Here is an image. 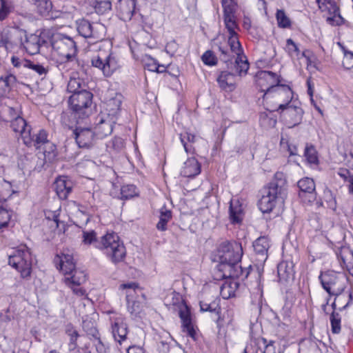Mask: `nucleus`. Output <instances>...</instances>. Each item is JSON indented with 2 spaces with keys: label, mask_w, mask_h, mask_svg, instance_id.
Segmentation results:
<instances>
[{
  "label": "nucleus",
  "mask_w": 353,
  "mask_h": 353,
  "mask_svg": "<svg viewBox=\"0 0 353 353\" xmlns=\"http://www.w3.org/2000/svg\"><path fill=\"white\" fill-rule=\"evenodd\" d=\"M304 154L307 161L310 163L316 164L318 163L316 151L312 145L306 146Z\"/></svg>",
  "instance_id": "51"
},
{
  "label": "nucleus",
  "mask_w": 353,
  "mask_h": 353,
  "mask_svg": "<svg viewBox=\"0 0 353 353\" xmlns=\"http://www.w3.org/2000/svg\"><path fill=\"white\" fill-rule=\"evenodd\" d=\"M161 67L164 68V65H159L157 63V61L154 59L152 58L149 59L148 62H147L145 65V68H147L148 70L152 72H157L158 73L164 72V69L160 70Z\"/></svg>",
  "instance_id": "57"
},
{
  "label": "nucleus",
  "mask_w": 353,
  "mask_h": 353,
  "mask_svg": "<svg viewBox=\"0 0 353 353\" xmlns=\"http://www.w3.org/2000/svg\"><path fill=\"white\" fill-rule=\"evenodd\" d=\"M24 63H26L27 68L32 70L39 75H46L48 72V69L47 68H45L43 65L40 64L39 63H34L30 60H28V62Z\"/></svg>",
  "instance_id": "50"
},
{
  "label": "nucleus",
  "mask_w": 353,
  "mask_h": 353,
  "mask_svg": "<svg viewBox=\"0 0 353 353\" xmlns=\"http://www.w3.org/2000/svg\"><path fill=\"white\" fill-rule=\"evenodd\" d=\"M275 110L281 111V112L285 111V114H288L289 117H292L291 123L292 124L293 126L299 124L302 120V117L303 114L302 108L293 104H291V103L289 104H279L278 108L275 109ZM272 111H274V110H272Z\"/></svg>",
  "instance_id": "23"
},
{
  "label": "nucleus",
  "mask_w": 353,
  "mask_h": 353,
  "mask_svg": "<svg viewBox=\"0 0 353 353\" xmlns=\"http://www.w3.org/2000/svg\"><path fill=\"white\" fill-rule=\"evenodd\" d=\"M8 263L21 274L23 279L30 276L32 272V256L28 248L21 246L9 255Z\"/></svg>",
  "instance_id": "6"
},
{
  "label": "nucleus",
  "mask_w": 353,
  "mask_h": 353,
  "mask_svg": "<svg viewBox=\"0 0 353 353\" xmlns=\"http://www.w3.org/2000/svg\"><path fill=\"white\" fill-rule=\"evenodd\" d=\"M336 255L341 267L346 268L353 276V252L345 248L336 252Z\"/></svg>",
  "instance_id": "28"
},
{
  "label": "nucleus",
  "mask_w": 353,
  "mask_h": 353,
  "mask_svg": "<svg viewBox=\"0 0 353 353\" xmlns=\"http://www.w3.org/2000/svg\"><path fill=\"white\" fill-rule=\"evenodd\" d=\"M288 196V185L283 172H276L271 181L262 190V196L258 205L263 213L283 210Z\"/></svg>",
  "instance_id": "1"
},
{
  "label": "nucleus",
  "mask_w": 353,
  "mask_h": 353,
  "mask_svg": "<svg viewBox=\"0 0 353 353\" xmlns=\"http://www.w3.org/2000/svg\"><path fill=\"white\" fill-rule=\"evenodd\" d=\"M204 64L208 65H214L217 63V59L214 52L211 50H207L201 57Z\"/></svg>",
  "instance_id": "54"
},
{
  "label": "nucleus",
  "mask_w": 353,
  "mask_h": 353,
  "mask_svg": "<svg viewBox=\"0 0 353 353\" xmlns=\"http://www.w3.org/2000/svg\"><path fill=\"white\" fill-rule=\"evenodd\" d=\"M242 255L243 249L240 243L225 241L221 243L218 249L219 264L217 268L219 271L222 270L225 265L240 262Z\"/></svg>",
  "instance_id": "7"
},
{
  "label": "nucleus",
  "mask_w": 353,
  "mask_h": 353,
  "mask_svg": "<svg viewBox=\"0 0 353 353\" xmlns=\"http://www.w3.org/2000/svg\"><path fill=\"white\" fill-rule=\"evenodd\" d=\"M82 242L85 245L93 244L94 246L103 251L104 254L117 264L123 261L126 255L125 248L119 236L114 232L107 233L99 241L94 230H83Z\"/></svg>",
  "instance_id": "2"
},
{
  "label": "nucleus",
  "mask_w": 353,
  "mask_h": 353,
  "mask_svg": "<svg viewBox=\"0 0 353 353\" xmlns=\"http://www.w3.org/2000/svg\"><path fill=\"white\" fill-rule=\"evenodd\" d=\"M239 263L235 262L230 265H225L223 269L219 270L222 272L221 276L223 278L241 279L243 281L248 276L249 271L248 269L243 270Z\"/></svg>",
  "instance_id": "19"
},
{
  "label": "nucleus",
  "mask_w": 353,
  "mask_h": 353,
  "mask_svg": "<svg viewBox=\"0 0 353 353\" xmlns=\"http://www.w3.org/2000/svg\"><path fill=\"white\" fill-rule=\"evenodd\" d=\"M11 212L6 208H0V226L8 227L11 219Z\"/></svg>",
  "instance_id": "53"
},
{
  "label": "nucleus",
  "mask_w": 353,
  "mask_h": 353,
  "mask_svg": "<svg viewBox=\"0 0 353 353\" xmlns=\"http://www.w3.org/2000/svg\"><path fill=\"white\" fill-rule=\"evenodd\" d=\"M98 341L96 343V350L99 353H107L106 348L99 338L97 337Z\"/></svg>",
  "instance_id": "63"
},
{
  "label": "nucleus",
  "mask_w": 353,
  "mask_h": 353,
  "mask_svg": "<svg viewBox=\"0 0 353 353\" xmlns=\"http://www.w3.org/2000/svg\"><path fill=\"white\" fill-rule=\"evenodd\" d=\"M0 43L6 50L23 46L27 50H30L31 44L27 39L26 32L19 28L4 30L0 36Z\"/></svg>",
  "instance_id": "8"
},
{
  "label": "nucleus",
  "mask_w": 353,
  "mask_h": 353,
  "mask_svg": "<svg viewBox=\"0 0 353 353\" xmlns=\"http://www.w3.org/2000/svg\"><path fill=\"white\" fill-rule=\"evenodd\" d=\"M253 248L256 255L259 256V261H265L268 258V250L269 241L265 236L258 238L253 243Z\"/></svg>",
  "instance_id": "30"
},
{
  "label": "nucleus",
  "mask_w": 353,
  "mask_h": 353,
  "mask_svg": "<svg viewBox=\"0 0 353 353\" xmlns=\"http://www.w3.org/2000/svg\"><path fill=\"white\" fill-rule=\"evenodd\" d=\"M278 26L282 28H288L291 26V21L283 10H278L276 14Z\"/></svg>",
  "instance_id": "45"
},
{
  "label": "nucleus",
  "mask_w": 353,
  "mask_h": 353,
  "mask_svg": "<svg viewBox=\"0 0 353 353\" xmlns=\"http://www.w3.org/2000/svg\"><path fill=\"white\" fill-rule=\"evenodd\" d=\"M95 12L99 14H103L111 10L112 3L109 0H96L94 3Z\"/></svg>",
  "instance_id": "43"
},
{
  "label": "nucleus",
  "mask_w": 353,
  "mask_h": 353,
  "mask_svg": "<svg viewBox=\"0 0 353 353\" xmlns=\"http://www.w3.org/2000/svg\"><path fill=\"white\" fill-rule=\"evenodd\" d=\"M17 78L13 74H8L0 78V88L4 92H8L16 83Z\"/></svg>",
  "instance_id": "42"
},
{
  "label": "nucleus",
  "mask_w": 353,
  "mask_h": 353,
  "mask_svg": "<svg viewBox=\"0 0 353 353\" xmlns=\"http://www.w3.org/2000/svg\"><path fill=\"white\" fill-rule=\"evenodd\" d=\"M50 43L55 52L68 61L72 60L77 51L74 41L71 37L59 33L52 35Z\"/></svg>",
  "instance_id": "9"
},
{
  "label": "nucleus",
  "mask_w": 353,
  "mask_h": 353,
  "mask_svg": "<svg viewBox=\"0 0 353 353\" xmlns=\"http://www.w3.org/2000/svg\"><path fill=\"white\" fill-rule=\"evenodd\" d=\"M223 18L225 28L229 34H237L235 29L237 28L238 26L235 21L234 14L223 15Z\"/></svg>",
  "instance_id": "46"
},
{
  "label": "nucleus",
  "mask_w": 353,
  "mask_h": 353,
  "mask_svg": "<svg viewBox=\"0 0 353 353\" xmlns=\"http://www.w3.org/2000/svg\"><path fill=\"white\" fill-rule=\"evenodd\" d=\"M180 140L184 147L185 151L187 153L194 152V149L192 144L196 141L195 135L188 132H185L184 133L180 134Z\"/></svg>",
  "instance_id": "39"
},
{
  "label": "nucleus",
  "mask_w": 353,
  "mask_h": 353,
  "mask_svg": "<svg viewBox=\"0 0 353 353\" xmlns=\"http://www.w3.org/2000/svg\"><path fill=\"white\" fill-rule=\"evenodd\" d=\"M64 332L69 337V341H77L78 338L80 336L76 327L70 323L65 325Z\"/></svg>",
  "instance_id": "49"
},
{
  "label": "nucleus",
  "mask_w": 353,
  "mask_h": 353,
  "mask_svg": "<svg viewBox=\"0 0 353 353\" xmlns=\"http://www.w3.org/2000/svg\"><path fill=\"white\" fill-rule=\"evenodd\" d=\"M261 341L262 342L263 345L265 346L264 350L263 353H275L276 352V347L274 346V341H268L265 338H261Z\"/></svg>",
  "instance_id": "58"
},
{
  "label": "nucleus",
  "mask_w": 353,
  "mask_h": 353,
  "mask_svg": "<svg viewBox=\"0 0 353 353\" xmlns=\"http://www.w3.org/2000/svg\"><path fill=\"white\" fill-rule=\"evenodd\" d=\"M112 333L116 341L120 345L127 339L128 325L121 317L114 319L111 324Z\"/></svg>",
  "instance_id": "22"
},
{
  "label": "nucleus",
  "mask_w": 353,
  "mask_h": 353,
  "mask_svg": "<svg viewBox=\"0 0 353 353\" xmlns=\"http://www.w3.org/2000/svg\"><path fill=\"white\" fill-rule=\"evenodd\" d=\"M324 198L327 208L332 210H335L336 209V201L332 192L330 190L325 192Z\"/></svg>",
  "instance_id": "56"
},
{
  "label": "nucleus",
  "mask_w": 353,
  "mask_h": 353,
  "mask_svg": "<svg viewBox=\"0 0 353 353\" xmlns=\"http://www.w3.org/2000/svg\"><path fill=\"white\" fill-rule=\"evenodd\" d=\"M344 54L343 59V65L347 70L353 68V52L348 51L344 47H342Z\"/></svg>",
  "instance_id": "52"
},
{
  "label": "nucleus",
  "mask_w": 353,
  "mask_h": 353,
  "mask_svg": "<svg viewBox=\"0 0 353 353\" xmlns=\"http://www.w3.org/2000/svg\"><path fill=\"white\" fill-rule=\"evenodd\" d=\"M59 261L61 270L65 274L64 283L72 290L74 294L84 296L85 290L79 287L86 281L84 272L76 268L73 256L70 254H63L59 257Z\"/></svg>",
  "instance_id": "3"
},
{
  "label": "nucleus",
  "mask_w": 353,
  "mask_h": 353,
  "mask_svg": "<svg viewBox=\"0 0 353 353\" xmlns=\"http://www.w3.org/2000/svg\"><path fill=\"white\" fill-rule=\"evenodd\" d=\"M83 328L88 334L95 338L98 337V331L90 322L83 321Z\"/></svg>",
  "instance_id": "59"
},
{
  "label": "nucleus",
  "mask_w": 353,
  "mask_h": 353,
  "mask_svg": "<svg viewBox=\"0 0 353 353\" xmlns=\"http://www.w3.org/2000/svg\"><path fill=\"white\" fill-rule=\"evenodd\" d=\"M120 199H129L135 196H137L138 194L137 192L136 186L134 185H123L121 188L120 193Z\"/></svg>",
  "instance_id": "44"
},
{
  "label": "nucleus",
  "mask_w": 353,
  "mask_h": 353,
  "mask_svg": "<svg viewBox=\"0 0 353 353\" xmlns=\"http://www.w3.org/2000/svg\"><path fill=\"white\" fill-rule=\"evenodd\" d=\"M43 155L46 161L52 162L57 156V146L55 144L48 141L43 145Z\"/></svg>",
  "instance_id": "40"
},
{
  "label": "nucleus",
  "mask_w": 353,
  "mask_h": 353,
  "mask_svg": "<svg viewBox=\"0 0 353 353\" xmlns=\"http://www.w3.org/2000/svg\"><path fill=\"white\" fill-rule=\"evenodd\" d=\"M172 218V212L163 208L160 212L159 221L157 224V228L160 231H165L167 230V223Z\"/></svg>",
  "instance_id": "41"
},
{
  "label": "nucleus",
  "mask_w": 353,
  "mask_h": 353,
  "mask_svg": "<svg viewBox=\"0 0 353 353\" xmlns=\"http://www.w3.org/2000/svg\"><path fill=\"white\" fill-rule=\"evenodd\" d=\"M76 142L79 148H89L97 140L93 129L90 127L77 125L73 131Z\"/></svg>",
  "instance_id": "14"
},
{
  "label": "nucleus",
  "mask_w": 353,
  "mask_h": 353,
  "mask_svg": "<svg viewBox=\"0 0 353 353\" xmlns=\"http://www.w3.org/2000/svg\"><path fill=\"white\" fill-rule=\"evenodd\" d=\"M328 10L330 14V17H327V22L332 26H341L344 23L345 19L341 17L339 8L333 1H327Z\"/></svg>",
  "instance_id": "31"
},
{
  "label": "nucleus",
  "mask_w": 353,
  "mask_h": 353,
  "mask_svg": "<svg viewBox=\"0 0 353 353\" xmlns=\"http://www.w3.org/2000/svg\"><path fill=\"white\" fill-rule=\"evenodd\" d=\"M24 134L23 142L28 147H34L39 149L49 141L48 133L44 130H40L37 133L32 134L31 129H29V132Z\"/></svg>",
  "instance_id": "17"
},
{
  "label": "nucleus",
  "mask_w": 353,
  "mask_h": 353,
  "mask_svg": "<svg viewBox=\"0 0 353 353\" xmlns=\"http://www.w3.org/2000/svg\"><path fill=\"white\" fill-rule=\"evenodd\" d=\"M343 290L344 288L339 287L336 289V292H335V294H332V296L334 295L336 296L335 301H337V303L339 305V311H342L343 310L346 309L352 301V296L351 293H343Z\"/></svg>",
  "instance_id": "32"
},
{
  "label": "nucleus",
  "mask_w": 353,
  "mask_h": 353,
  "mask_svg": "<svg viewBox=\"0 0 353 353\" xmlns=\"http://www.w3.org/2000/svg\"><path fill=\"white\" fill-rule=\"evenodd\" d=\"M332 332L339 334L341 332V316L338 312L333 311L330 315Z\"/></svg>",
  "instance_id": "48"
},
{
  "label": "nucleus",
  "mask_w": 353,
  "mask_h": 353,
  "mask_svg": "<svg viewBox=\"0 0 353 353\" xmlns=\"http://www.w3.org/2000/svg\"><path fill=\"white\" fill-rule=\"evenodd\" d=\"M14 10V0H0V21L6 19Z\"/></svg>",
  "instance_id": "38"
},
{
  "label": "nucleus",
  "mask_w": 353,
  "mask_h": 353,
  "mask_svg": "<svg viewBox=\"0 0 353 353\" xmlns=\"http://www.w3.org/2000/svg\"><path fill=\"white\" fill-rule=\"evenodd\" d=\"M91 64L101 70L106 77L110 76L117 68V62L110 50L107 52L101 51L94 56L91 59Z\"/></svg>",
  "instance_id": "10"
},
{
  "label": "nucleus",
  "mask_w": 353,
  "mask_h": 353,
  "mask_svg": "<svg viewBox=\"0 0 353 353\" xmlns=\"http://www.w3.org/2000/svg\"><path fill=\"white\" fill-rule=\"evenodd\" d=\"M34 39L36 40V43L32 46V52H31L32 54L38 52L41 46L47 44V41L41 37H34Z\"/></svg>",
  "instance_id": "61"
},
{
  "label": "nucleus",
  "mask_w": 353,
  "mask_h": 353,
  "mask_svg": "<svg viewBox=\"0 0 353 353\" xmlns=\"http://www.w3.org/2000/svg\"><path fill=\"white\" fill-rule=\"evenodd\" d=\"M230 218L232 223H239L242 221L243 209L238 200L230 201Z\"/></svg>",
  "instance_id": "35"
},
{
  "label": "nucleus",
  "mask_w": 353,
  "mask_h": 353,
  "mask_svg": "<svg viewBox=\"0 0 353 353\" xmlns=\"http://www.w3.org/2000/svg\"><path fill=\"white\" fill-rule=\"evenodd\" d=\"M37 9L38 12L43 17H51L50 12L52 9V3L50 0H30Z\"/></svg>",
  "instance_id": "37"
},
{
  "label": "nucleus",
  "mask_w": 353,
  "mask_h": 353,
  "mask_svg": "<svg viewBox=\"0 0 353 353\" xmlns=\"http://www.w3.org/2000/svg\"><path fill=\"white\" fill-rule=\"evenodd\" d=\"M115 123L114 119H101L97 125L93 129L97 139H101L110 135L113 130V124Z\"/></svg>",
  "instance_id": "25"
},
{
  "label": "nucleus",
  "mask_w": 353,
  "mask_h": 353,
  "mask_svg": "<svg viewBox=\"0 0 353 353\" xmlns=\"http://www.w3.org/2000/svg\"><path fill=\"white\" fill-rule=\"evenodd\" d=\"M227 68L229 71L221 72L217 78V82L223 90L232 91L235 88V75L241 76L246 73H239L234 67Z\"/></svg>",
  "instance_id": "16"
},
{
  "label": "nucleus",
  "mask_w": 353,
  "mask_h": 353,
  "mask_svg": "<svg viewBox=\"0 0 353 353\" xmlns=\"http://www.w3.org/2000/svg\"><path fill=\"white\" fill-rule=\"evenodd\" d=\"M79 87V81L74 79H71L68 84V90L72 92L69 99V104L72 110L74 117H87L90 112L92 94L85 90H77Z\"/></svg>",
  "instance_id": "4"
},
{
  "label": "nucleus",
  "mask_w": 353,
  "mask_h": 353,
  "mask_svg": "<svg viewBox=\"0 0 353 353\" xmlns=\"http://www.w3.org/2000/svg\"><path fill=\"white\" fill-rule=\"evenodd\" d=\"M127 353H145L142 347L139 346H130L127 349Z\"/></svg>",
  "instance_id": "64"
},
{
  "label": "nucleus",
  "mask_w": 353,
  "mask_h": 353,
  "mask_svg": "<svg viewBox=\"0 0 353 353\" xmlns=\"http://www.w3.org/2000/svg\"><path fill=\"white\" fill-rule=\"evenodd\" d=\"M10 127L15 132L20 133L23 139L24 133L29 132V129H31V127L27 124L26 120L20 116H17L11 121Z\"/></svg>",
  "instance_id": "36"
},
{
  "label": "nucleus",
  "mask_w": 353,
  "mask_h": 353,
  "mask_svg": "<svg viewBox=\"0 0 353 353\" xmlns=\"http://www.w3.org/2000/svg\"><path fill=\"white\" fill-rule=\"evenodd\" d=\"M201 172V165L192 157L188 159L181 170V174L184 177H194Z\"/></svg>",
  "instance_id": "27"
},
{
  "label": "nucleus",
  "mask_w": 353,
  "mask_h": 353,
  "mask_svg": "<svg viewBox=\"0 0 353 353\" xmlns=\"http://www.w3.org/2000/svg\"><path fill=\"white\" fill-rule=\"evenodd\" d=\"M137 285L135 283H124L120 285L122 289H130L126 293L127 307L132 319L141 318L143 314V304L140 301H133L130 302V297L132 296V292H134Z\"/></svg>",
  "instance_id": "15"
},
{
  "label": "nucleus",
  "mask_w": 353,
  "mask_h": 353,
  "mask_svg": "<svg viewBox=\"0 0 353 353\" xmlns=\"http://www.w3.org/2000/svg\"><path fill=\"white\" fill-rule=\"evenodd\" d=\"M108 147H112L115 150H120L124 147L123 139L120 137H114L109 143Z\"/></svg>",
  "instance_id": "60"
},
{
  "label": "nucleus",
  "mask_w": 353,
  "mask_h": 353,
  "mask_svg": "<svg viewBox=\"0 0 353 353\" xmlns=\"http://www.w3.org/2000/svg\"><path fill=\"white\" fill-rule=\"evenodd\" d=\"M201 310L202 312H214L219 316L221 307L219 306V299H213L212 301L203 299L199 302ZM220 316L218 317L217 323L219 325Z\"/></svg>",
  "instance_id": "33"
},
{
  "label": "nucleus",
  "mask_w": 353,
  "mask_h": 353,
  "mask_svg": "<svg viewBox=\"0 0 353 353\" xmlns=\"http://www.w3.org/2000/svg\"><path fill=\"white\" fill-rule=\"evenodd\" d=\"M286 51L291 57H299L300 54V50L297 45L294 42V41L292 39H288L286 41Z\"/></svg>",
  "instance_id": "55"
},
{
  "label": "nucleus",
  "mask_w": 353,
  "mask_h": 353,
  "mask_svg": "<svg viewBox=\"0 0 353 353\" xmlns=\"http://www.w3.org/2000/svg\"><path fill=\"white\" fill-rule=\"evenodd\" d=\"M228 44L230 51L236 54L234 61L233 62L230 59L229 50L219 46V49L221 52V59L227 63L228 68L234 67L239 73H247L249 69V63L246 57L242 54L241 46L237 34H229Z\"/></svg>",
  "instance_id": "5"
},
{
  "label": "nucleus",
  "mask_w": 353,
  "mask_h": 353,
  "mask_svg": "<svg viewBox=\"0 0 353 353\" xmlns=\"http://www.w3.org/2000/svg\"><path fill=\"white\" fill-rule=\"evenodd\" d=\"M28 60H27V59H20L15 56H12L11 58V62H12V65L16 68H21V67L26 68V63H25L24 62H28Z\"/></svg>",
  "instance_id": "62"
},
{
  "label": "nucleus",
  "mask_w": 353,
  "mask_h": 353,
  "mask_svg": "<svg viewBox=\"0 0 353 353\" xmlns=\"http://www.w3.org/2000/svg\"><path fill=\"white\" fill-rule=\"evenodd\" d=\"M105 26L99 23H91L88 20L82 19L77 23V30L85 38L102 40L104 37Z\"/></svg>",
  "instance_id": "12"
},
{
  "label": "nucleus",
  "mask_w": 353,
  "mask_h": 353,
  "mask_svg": "<svg viewBox=\"0 0 353 353\" xmlns=\"http://www.w3.org/2000/svg\"><path fill=\"white\" fill-rule=\"evenodd\" d=\"M323 288L329 294L330 296L335 294L338 288H344L343 283L345 277L340 273L332 270L321 272L319 276Z\"/></svg>",
  "instance_id": "11"
},
{
  "label": "nucleus",
  "mask_w": 353,
  "mask_h": 353,
  "mask_svg": "<svg viewBox=\"0 0 353 353\" xmlns=\"http://www.w3.org/2000/svg\"><path fill=\"white\" fill-rule=\"evenodd\" d=\"M119 17L123 21L132 19L136 10V0H119L116 4Z\"/></svg>",
  "instance_id": "21"
},
{
  "label": "nucleus",
  "mask_w": 353,
  "mask_h": 353,
  "mask_svg": "<svg viewBox=\"0 0 353 353\" xmlns=\"http://www.w3.org/2000/svg\"><path fill=\"white\" fill-rule=\"evenodd\" d=\"M277 274L280 281H287L293 276V268L291 263L282 261L277 266Z\"/></svg>",
  "instance_id": "34"
},
{
  "label": "nucleus",
  "mask_w": 353,
  "mask_h": 353,
  "mask_svg": "<svg viewBox=\"0 0 353 353\" xmlns=\"http://www.w3.org/2000/svg\"><path fill=\"white\" fill-rule=\"evenodd\" d=\"M221 3L223 8V15L235 14L237 7L236 0H221Z\"/></svg>",
  "instance_id": "47"
},
{
  "label": "nucleus",
  "mask_w": 353,
  "mask_h": 353,
  "mask_svg": "<svg viewBox=\"0 0 353 353\" xmlns=\"http://www.w3.org/2000/svg\"><path fill=\"white\" fill-rule=\"evenodd\" d=\"M72 189V182L66 176H60L55 181L54 190L61 199H66Z\"/></svg>",
  "instance_id": "24"
},
{
  "label": "nucleus",
  "mask_w": 353,
  "mask_h": 353,
  "mask_svg": "<svg viewBox=\"0 0 353 353\" xmlns=\"http://www.w3.org/2000/svg\"><path fill=\"white\" fill-rule=\"evenodd\" d=\"M179 315L182 323V330L192 339L195 338L196 331L192 323L191 312L189 307L184 304L179 307Z\"/></svg>",
  "instance_id": "18"
},
{
  "label": "nucleus",
  "mask_w": 353,
  "mask_h": 353,
  "mask_svg": "<svg viewBox=\"0 0 353 353\" xmlns=\"http://www.w3.org/2000/svg\"><path fill=\"white\" fill-rule=\"evenodd\" d=\"M123 97L120 93H115L114 96L110 97L106 102V110L108 112V117L114 119L121 110V105Z\"/></svg>",
  "instance_id": "26"
},
{
  "label": "nucleus",
  "mask_w": 353,
  "mask_h": 353,
  "mask_svg": "<svg viewBox=\"0 0 353 353\" xmlns=\"http://www.w3.org/2000/svg\"><path fill=\"white\" fill-rule=\"evenodd\" d=\"M270 94H272V97L279 104H289L293 98L292 89L288 85L281 83L276 87L268 88L263 94V99H268Z\"/></svg>",
  "instance_id": "13"
},
{
  "label": "nucleus",
  "mask_w": 353,
  "mask_h": 353,
  "mask_svg": "<svg viewBox=\"0 0 353 353\" xmlns=\"http://www.w3.org/2000/svg\"><path fill=\"white\" fill-rule=\"evenodd\" d=\"M256 78L257 84L264 93L268 88L276 87L281 82L276 74L270 71L261 70L257 73Z\"/></svg>",
  "instance_id": "20"
},
{
  "label": "nucleus",
  "mask_w": 353,
  "mask_h": 353,
  "mask_svg": "<svg viewBox=\"0 0 353 353\" xmlns=\"http://www.w3.org/2000/svg\"><path fill=\"white\" fill-rule=\"evenodd\" d=\"M297 185L301 193L309 194V201L316 199L315 183L312 179L304 177L298 181Z\"/></svg>",
  "instance_id": "29"
}]
</instances>
